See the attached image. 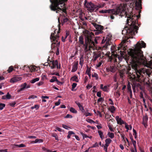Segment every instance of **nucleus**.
I'll return each mask as SVG.
<instances>
[{
	"label": "nucleus",
	"instance_id": "7ed1b4c3",
	"mask_svg": "<svg viewBox=\"0 0 152 152\" xmlns=\"http://www.w3.org/2000/svg\"><path fill=\"white\" fill-rule=\"evenodd\" d=\"M51 3L50 6V10L55 12L56 13H60V17L62 16L63 20L62 24L63 25L69 20L66 17L67 16L66 9L64 7H62L64 5L65 2L67 0H50Z\"/></svg>",
	"mask_w": 152,
	"mask_h": 152
},
{
	"label": "nucleus",
	"instance_id": "f3484780",
	"mask_svg": "<svg viewBox=\"0 0 152 152\" xmlns=\"http://www.w3.org/2000/svg\"><path fill=\"white\" fill-rule=\"evenodd\" d=\"M148 118L147 116H145L143 118V121L142 124H143L145 127H146L147 126V122L148 121Z\"/></svg>",
	"mask_w": 152,
	"mask_h": 152
},
{
	"label": "nucleus",
	"instance_id": "9b49d317",
	"mask_svg": "<svg viewBox=\"0 0 152 152\" xmlns=\"http://www.w3.org/2000/svg\"><path fill=\"white\" fill-rule=\"evenodd\" d=\"M22 79V78L19 76H16L12 78L10 80V82L11 83H15L17 81H20Z\"/></svg>",
	"mask_w": 152,
	"mask_h": 152
},
{
	"label": "nucleus",
	"instance_id": "423d86ee",
	"mask_svg": "<svg viewBox=\"0 0 152 152\" xmlns=\"http://www.w3.org/2000/svg\"><path fill=\"white\" fill-rule=\"evenodd\" d=\"M119 44V46L118 47H115V46L112 45L111 47V50L112 53L114 55H115V57H117V54L118 52H117V49H118V50L120 49L121 48H122L123 46H125L126 45L125 43L128 42V39H124Z\"/></svg>",
	"mask_w": 152,
	"mask_h": 152
},
{
	"label": "nucleus",
	"instance_id": "e433bc0d",
	"mask_svg": "<svg viewBox=\"0 0 152 152\" xmlns=\"http://www.w3.org/2000/svg\"><path fill=\"white\" fill-rule=\"evenodd\" d=\"M92 77H95L96 80H98L99 78L98 75L96 73H94V74H92Z\"/></svg>",
	"mask_w": 152,
	"mask_h": 152
},
{
	"label": "nucleus",
	"instance_id": "4be33fe9",
	"mask_svg": "<svg viewBox=\"0 0 152 152\" xmlns=\"http://www.w3.org/2000/svg\"><path fill=\"white\" fill-rule=\"evenodd\" d=\"M98 133L100 137L102 140L104 138V135L103 134V132L100 130L98 131Z\"/></svg>",
	"mask_w": 152,
	"mask_h": 152
},
{
	"label": "nucleus",
	"instance_id": "4468645a",
	"mask_svg": "<svg viewBox=\"0 0 152 152\" xmlns=\"http://www.w3.org/2000/svg\"><path fill=\"white\" fill-rule=\"evenodd\" d=\"M78 65V62L77 61L74 63V65L72 67V69L71 70L72 72H74L76 71L77 69V66Z\"/></svg>",
	"mask_w": 152,
	"mask_h": 152
},
{
	"label": "nucleus",
	"instance_id": "5701e85b",
	"mask_svg": "<svg viewBox=\"0 0 152 152\" xmlns=\"http://www.w3.org/2000/svg\"><path fill=\"white\" fill-rule=\"evenodd\" d=\"M50 82H53L55 81H58V79L57 78V77L56 76H53L52 78H51L50 80Z\"/></svg>",
	"mask_w": 152,
	"mask_h": 152
},
{
	"label": "nucleus",
	"instance_id": "6ab92c4d",
	"mask_svg": "<svg viewBox=\"0 0 152 152\" xmlns=\"http://www.w3.org/2000/svg\"><path fill=\"white\" fill-rule=\"evenodd\" d=\"M108 70L112 72H114L116 70V67L113 66H111L108 68Z\"/></svg>",
	"mask_w": 152,
	"mask_h": 152
},
{
	"label": "nucleus",
	"instance_id": "de8ad7c7",
	"mask_svg": "<svg viewBox=\"0 0 152 152\" xmlns=\"http://www.w3.org/2000/svg\"><path fill=\"white\" fill-rule=\"evenodd\" d=\"M134 85L136 87H137L138 88H139L140 87V86H141L140 84L139 83H134Z\"/></svg>",
	"mask_w": 152,
	"mask_h": 152
},
{
	"label": "nucleus",
	"instance_id": "c756f323",
	"mask_svg": "<svg viewBox=\"0 0 152 152\" xmlns=\"http://www.w3.org/2000/svg\"><path fill=\"white\" fill-rule=\"evenodd\" d=\"M123 1H125V2H129V3L131 4L132 3H134L135 0H121Z\"/></svg>",
	"mask_w": 152,
	"mask_h": 152
},
{
	"label": "nucleus",
	"instance_id": "f257e3e1",
	"mask_svg": "<svg viewBox=\"0 0 152 152\" xmlns=\"http://www.w3.org/2000/svg\"><path fill=\"white\" fill-rule=\"evenodd\" d=\"M141 3V0H137L135 2V9L139 10L138 11L139 15H135V14L133 15V12H132V9L131 8L126 10L124 4H121L119 6H121L122 8L120 10V12L117 15H119L121 17L124 16L125 18H128L126 21L128 27H125L122 31L123 34L129 36L126 38H133V37L130 36L135 35V33H137V32L139 28L137 26L138 25L137 20L140 16L141 10H140L142 8Z\"/></svg>",
	"mask_w": 152,
	"mask_h": 152
},
{
	"label": "nucleus",
	"instance_id": "2f4dec72",
	"mask_svg": "<svg viewBox=\"0 0 152 152\" xmlns=\"http://www.w3.org/2000/svg\"><path fill=\"white\" fill-rule=\"evenodd\" d=\"M83 58L82 57H81L80 58V64L82 66L83 65Z\"/></svg>",
	"mask_w": 152,
	"mask_h": 152
},
{
	"label": "nucleus",
	"instance_id": "bb28decb",
	"mask_svg": "<svg viewBox=\"0 0 152 152\" xmlns=\"http://www.w3.org/2000/svg\"><path fill=\"white\" fill-rule=\"evenodd\" d=\"M65 35L64 38H66L68 37L69 38H70V36H69V31H66L65 32Z\"/></svg>",
	"mask_w": 152,
	"mask_h": 152
},
{
	"label": "nucleus",
	"instance_id": "dca6fc26",
	"mask_svg": "<svg viewBox=\"0 0 152 152\" xmlns=\"http://www.w3.org/2000/svg\"><path fill=\"white\" fill-rule=\"evenodd\" d=\"M52 62V66H50V68L52 69H53L55 68L56 66L58 65V61L57 60L55 61L53 60Z\"/></svg>",
	"mask_w": 152,
	"mask_h": 152
},
{
	"label": "nucleus",
	"instance_id": "4d7b16f0",
	"mask_svg": "<svg viewBox=\"0 0 152 152\" xmlns=\"http://www.w3.org/2000/svg\"><path fill=\"white\" fill-rule=\"evenodd\" d=\"M84 115L86 116L87 117L88 116H91L92 114L90 113L85 112L84 113Z\"/></svg>",
	"mask_w": 152,
	"mask_h": 152
},
{
	"label": "nucleus",
	"instance_id": "69168bd1",
	"mask_svg": "<svg viewBox=\"0 0 152 152\" xmlns=\"http://www.w3.org/2000/svg\"><path fill=\"white\" fill-rule=\"evenodd\" d=\"M110 14V18H111V19H112V20H113V19H114L115 18V17L114 16H113V15H114V14Z\"/></svg>",
	"mask_w": 152,
	"mask_h": 152
},
{
	"label": "nucleus",
	"instance_id": "1a4fd4ad",
	"mask_svg": "<svg viewBox=\"0 0 152 152\" xmlns=\"http://www.w3.org/2000/svg\"><path fill=\"white\" fill-rule=\"evenodd\" d=\"M83 32L86 37L85 38H92L94 36V33L90 31L86 30Z\"/></svg>",
	"mask_w": 152,
	"mask_h": 152
},
{
	"label": "nucleus",
	"instance_id": "72a5a7b5",
	"mask_svg": "<svg viewBox=\"0 0 152 152\" xmlns=\"http://www.w3.org/2000/svg\"><path fill=\"white\" fill-rule=\"evenodd\" d=\"M43 140L40 139H36L34 141H33V142L36 143L37 142H42Z\"/></svg>",
	"mask_w": 152,
	"mask_h": 152
},
{
	"label": "nucleus",
	"instance_id": "864d4df0",
	"mask_svg": "<svg viewBox=\"0 0 152 152\" xmlns=\"http://www.w3.org/2000/svg\"><path fill=\"white\" fill-rule=\"evenodd\" d=\"M72 115H69V114H67L64 117V118H72Z\"/></svg>",
	"mask_w": 152,
	"mask_h": 152
},
{
	"label": "nucleus",
	"instance_id": "a19ab883",
	"mask_svg": "<svg viewBox=\"0 0 152 152\" xmlns=\"http://www.w3.org/2000/svg\"><path fill=\"white\" fill-rule=\"evenodd\" d=\"M133 135L134 136V138H136L137 137V132L134 129H133Z\"/></svg>",
	"mask_w": 152,
	"mask_h": 152
},
{
	"label": "nucleus",
	"instance_id": "37998d69",
	"mask_svg": "<svg viewBox=\"0 0 152 152\" xmlns=\"http://www.w3.org/2000/svg\"><path fill=\"white\" fill-rule=\"evenodd\" d=\"M77 84L75 83H73L72 85V90L73 91L74 89L76 87Z\"/></svg>",
	"mask_w": 152,
	"mask_h": 152
},
{
	"label": "nucleus",
	"instance_id": "20e7f679",
	"mask_svg": "<svg viewBox=\"0 0 152 152\" xmlns=\"http://www.w3.org/2000/svg\"><path fill=\"white\" fill-rule=\"evenodd\" d=\"M94 42L91 40V39H85V43L83 46L84 47L85 52L88 51L91 49H95V47H94Z\"/></svg>",
	"mask_w": 152,
	"mask_h": 152
},
{
	"label": "nucleus",
	"instance_id": "9d476101",
	"mask_svg": "<svg viewBox=\"0 0 152 152\" xmlns=\"http://www.w3.org/2000/svg\"><path fill=\"white\" fill-rule=\"evenodd\" d=\"M103 39L102 41V43L103 44L105 42V45L104 47L107 48V46L110 45L111 44V42L110 41V39Z\"/></svg>",
	"mask_w": 152,
	"mask_h": 152
},
{
	"label": "nucleus",
	"instance_id": "f8f14e48",
	"mask_svg": "<svg viewBox=\"0 0 152 152\" xmlns=\"http://www.w3.org/2000/svg\"><path fill=\"white\" fill-rule=\"evenodd\" d=\"M115 119L118 124L122 125V124H126V123L122 120L121 118H119L118 116H117L115 117Z\"/></svg>",
	"mask_w": 152,
	"mask_h": 152
},
{
	"label": "nucleus",
	"instance_id": "e2e57ef3",
	"mask_svg": "<svg viewBox=\"0 0 152 152\" xmlns=\"http://www.w3.org/2000/svg\"><path fill=\"white\" fill-rule=\"evenodd\" d=\"M97 96L99 97H101V92L98 91L97 92Z\"/></svg>",
	"mask_w": 152,
	"mask_h": 152
},
{
	"label": "nucleus",
	"instance_id": "393cba45",
	"mask_svg": "<svg viewBox=\"0 0 152 152\" xmlns=\"http://www.w3.org/2000/svg\"><path fill=\"white\" fill-rule=\"evenodd\" d=\"M29 69H30L31 72H32L33 71H34L35 69L36 66H28Z\"/></svg>",
	"mask_w": 152,
	"mask_h": 152
},
{
	"label": "nucleus",
	"instance_id": "a211bd4d",
	"mask_svg": "<svg viewBox=\"0 0 152 152\" xmlns=\"http://www.w3.org/2000/svg\"><path fill=\"white\" fill-rule=\"evenodd\" d=\"M80 25L81 26L82 28L85 29L87 27V23L85 21H80Z\"/></svg>",
	"mask_w": 152,
	"mask_h": 152
},
{
	"label": "nucleus",
	"instance_id": "49530a36",
	"mask_svg": "<svg viewBox=\"0 0 152 152\" xmlns=\"http://www.w3.org/2000/svg\"><path fill=\"white\" fill-rule=\"evenodd\" d=\"M144 83L149 87H151V83H150L149 81L148 80V82H145V80L144 81Z\"/></svg>",
	"mask_w": 152,
	"mask_h": 152
},
{
	"label": "nucleus",
	"instance_id": "338daca9",
	"mask_svg": "<svg viewBox=\"0 0 152 152\" xmlns=\"http://www.w3.org/2000/svg\"><path fill=\"white\" fill-rule=\"evenodd\" d=\"M60 100L59 99L58 102H56L55 103V105L56 106H58V105H59L60 104V102L59 101Z\"/></svg>",
	"mask_w": 152,
	"mask_h": 152
},
{
	"label": "nucleus",
	"instance_id": "ddd939ff",
	"mask_svg": "<svg viewBox=\"0 0 152 152\" xmlns=\"http://www.w3.org/2000/svg\"><path fill=\"white\" fill-rule=\"evenodd\" d=\"M98 31V33H101L103 32L102 30L104 29V27L101 25L98 24L95 28Z\"/></svg>",
	"mask_w": 152,
	"mask_h": 152
},
{
	"label": "nucleus",
	"instance_id": "c03bdc74",
	"mask_svg": "<svg viewBox=\"0 0 152 152\" xmlns=\"http://www.w3.org/2000/svg\"><path fill=\"white\" fill-rule=\"evenodd\" d=\"M6 97L7 99H10L11 97V96L10 95L9 93L8 92L6 95Z\"/></svg>",
	"mask_w": 152,
	"mask_h": 152
},
{
	"label": "nucleus",
	"instance_id": "052dcab7",
	"mask_svg": "<svg viewBox=\"0 0 152 152\" xmlns=\"http://www.w3.org/2000/svg\"><path fill=\"white\" fill-rule=\"evenodd\" d=\"M116 93L117 94V96L118 98L120 96L121 94L118 90L116 92Z\"/></svg>",
	"mask_w": 152,
	"mask_h": 152
},
{
	"label": "nucleus",
	"instance_id": "79ce46f5",
	"mask_svg": "<svg viewBox=\"0 0 152 152\" xmlns=\"http://www.w3.org/2000/svg\"><path fill=\"white\" fill-rule=\"evenodd\" d=\"M91 73V69L88 67L87 66V70L86 71V73L87 74L88 73Z\"/></svg>",
	"mask_w": 152,
	"mask_h": 152
},
{
	"label": "nucleus",
	"instance_id": "a878e982",
	"mask_svg": "<svg viewBox=\"0 0 152 152\" xmlns=\"http://www.w3.org/2000/svg\"><path fill=\"white\" fill-rule=\"evenodd\" d=\"M69 110L71 112L73 113H77V111L75 108L72 107L70 108Z\"/></svg>",
	"mask_w": 152,
	"mask_h": 152
},
{
	"label": "nucleus",
	"instance_id": "cd10ccee",
	"mask_svg": "<svg viewBox=\"0 0 152 152\" xmlns=\"http://www.w3.org/2000/svg\"><path fill=\"white\" fill-rule=\"evenodd\" d=\"M39 77L36 78L31 80V82L32 83H34L35 82L39 80Z\"/></svg>",
	"mask_w": 152,
	"mask_h": 152
},
{
	"label": "nucleus",
	"instance_id": "3c124183",
	"mask_svg": "<svg viewBox=\"0 0 152 152\" xmlns=\"http://www.w3.org/2000/svg\"><path fill=\"white\" fill-rule=\"evenodd\" d=\"M80 134L83 136V137L84 138H87L88 137V136L86 134H84L83 132H80Z\"/></svg>",
	"mask_w": 152,
	"mask_h": 152
},
{
	"label": "nucleus",
	"instance_id": "412c9836",
	"mask_svg": "<svg viewBox=\"0 0 152 152\" xmlns=\"http://www.w3.org/2000/svg\"><path fill=\"white\" fill-rule=\"evenodd\" d=\"M71 80L73 81H75L77 82H78V80L77 77L75 75L72 77L71 78Z\"/></svg>",
	"mask_w": 152,
	"mask_h": 152
},
{
	"label": "nucleus",
	"instance_id": "39448f33",
	"mask_svg": "<svg viewBox=\"0 0 152 152\" xmlns=\"http://www.w3.org/2000/svg\"><path fill=\"white\" fill-rule=\"evenodd\" d=\"M122 8L121 6H118L115 9L101 10L99 11V12L103 13H108L111 14L117 15L119 12H120V10Z\"/></svg>",
	"mask_w": 152,
	"mask_h": 152
},
{
	"label": "nucleus",
	"instance_id": "ea45409f",
	"mask_svg": "<svg viewBox=\"0 0 152 152\" xmlns=\"http://www.w3.org/2000/svg\"><path fill=\"white\" fill-rule=\"evenodd\" d=\"M111 141L112 140L110 138H107L105 140L106 143H107L109 144L110 143Z\"/></svg>",
	"mask_w": 152,
	"mask_h": 152
},
{
	"label": "nucleus",
	"instance_id": "6e6552de",
	"mask_svg": "<svg viewBox=\"0 0 152 152\" xmlns=\"http://www.w3.org/2000/svg\"><path fill=\"white\" fill-rule=\"evenodd\" d=\"M60 28L59 27L58 30L56 29L53 33H51L50 38H59L60 37Z\"/></svg>",
	"mask_w": 152,
	"mask_h": 152
},
{
	"label": "nucleus",
	"instance_id": "680f3d73",
	"mask_svg": "<svg viewBox=\"0 0 152 152\" xmlns=\"http://www.w3.org/2000/svg\"><path fill=\"white\" fill-rule=\"evenodd\" d=\"M103 100H104L103 99L102 97H100L98 99L97 102L98 103Z\"/></svg>",
	"mask_w": 152,
	"mask_h": 152
},
{
	"label": "nucleus",
	"instance_id": "6e6d98bb",
	"mask_svg": "<svg viewBox=\"0 0 152 152\" xmlns=\"http://www.w3.org/2000/svg\"><path fill=\"white\" fill-rule=\"evenodd\" d=\"M131 67L130 66H129L128 68L127 69V73L129 75H130L131 74V72H129V71L131 70Z\"/></svg>",
	"mask_w": 152,
	"mask_h": 152
},
{
	"label": "nucleus",
	"instance_id": "c85d7f7f",
	"mask_svg": "<svg viewBox=\"0 0 152 152\" xmlns=\"http://www.w3.org/2000/svg\"><path fill=\"white\" fill-rule=\"evenodd\" d=\"M100 56V55L99 54H97H97L94 55V58L93 59V61H96V59L98 58Z\"/></svg>",
	"mask_w": 152,
	"mask_h": 152
},
{
	"label": "nucleus",
	"instance_id": "7c9ffc66",
	"mask_svg": "<svg viewBox=\"0 0 152 152\" xmlns=\"http://www.w3.org/2000/svg\"><path fill=\"white\" fill-rule=\"evenodd\" d=\"M107 134L109 137L112 139L114 137V134L113 133L109 132Z\"/></svg>",
	"mask_w": 152,
	"mask_h": 152
},
{
	"label": "nucleus",
	"instance_id": "8fccbe9b",
	"mask_svg": "<svg viewBox=\"0 0 152 152\" xmlns=\"http://www.w3.org/2000/svg\"><path fill=\"white\" fill-rule=\"evenodd\" d=\"M79 42L81 44L83 45L84 44V39H79Z\"/></svg>",
	"mask_w": 152,
	"mask_h": 152
},
{
	"label": "nucleus",
	"instance_id": "f704fd0d",
	"mask_svg": "<svg viewBox=\"0 0 152 152\" xmlns=\"http://www.w3.org/2000/svg\"><path fill=\"white\" fill-rule=\"evenodd\" d=\"M5 106V104L4 103H0V110H2Z\"/></svg>",
	"mask_w": 152,
	"mask_h": 152
},
{
	"label": "nucleus",
	"instance_id": "bf43d9fd",
	"mask_svg": "<svg viewBox=\"0 0 152 152\" xmlns=\"http://www.w3.org/2000/svg\"><path fill=\"white\" fill-rule=\"evenodd\" d=\"M79 108L80 110H81L82 112H84V110L82 105L80 107H79Z\"/></svg>",
	"mask_w": 152,
	"mask_h": 152
},
{
	"label": "nucleus",
	"instance_id": "b1692460",
	"mask_svg": "<svg viewBox=\"0 0 152 152\" xmlns=\"http://www.w3.org/2000/svg\"><path fill=\"white\" fill-rule=\"evenodd\" d=\"M68 135L67 136V137L68 139H69L70 138V136L72 134H75V133L71 131H69L68 132Z\"/></svg>",
	"mask_w": 152,
	"mask_h": 152
},
{
	"label": "nucleus",
	"instance_id": "a18cd8bd",
	"mask_svg": "<svg viewBox=\"0 0 152 152\" xmlns=\"http://www.w3.org/2000/svg\"><path fill=\"white\" fill-rule=\"evenodd\" d=\"M52 136L55 137V139L56 140H58V137L57 135L56 134H52Z\"/></svg>",
	"mask_w": 152,
	"mask_h": 152
},
{
	"label": "nucleus",
	"instance_id": "0eeeda50",
	"mask_svg": "<svg viewBox=\"0 0 152 152\" xmlns=\"http://www.w3.org/2000/svg\"><path fill=\"white\" fill-rule=\"evenodd\" d=\"M86 7L88 9V10L91 12L94 11L95 9L96 8V5H95L92 2H85L84 4Z\"/></svg>",
	"mask_w": 152,
	"mask_h": 152
},
{
	"label": "nucleus",
	"instance_id": "09e8293b",
	"mask_svg": "<svg viewBox=\"0 0 152 152\" xmlns=\"http://www.w3.org/2000/svg\"><path fill=\"white\" fill-rule=\"evenodd\" d=\"M108 126L111 132H114V130L112 128V126L110 124H109L108 125Z\"/></svg>",
	"mask_w": 152,
	"mask_h": 152
},
{
	"label": "nucleus",
	"instance_id": "f03ea898",
	"mask_svg": "<svg viewBox=\"0 0 152 152\" xmlns=\"http://www.w3.org/2000/svg\"><path fill=\"white\" fill-rule=\"evenodd\" d=\"M145 46L146 44L143 41L138 42L135 45L134 49H131L128 51L129 56L125 58L126 62L130 63V66L134 69L139 79L140 75L142 74V71L140 69V66L143 65L148 67L146 59L144 56L143 52L141 50L142 48H145Z\"/></svg>",
	"mask_w": 152,
	"mask_h": 152
},
{
	"label": "nucleus",
	"instance_id": "2eb2a0df",
	"mask_svg": "<svg viewBox=\"0 0 152 152\" xmlns=\"http://www.w3.org/2000/svg\"><path fill=\"white\" fill-rule=\"evenodd\" d=\"M21 90H23L25 88H28L30 87V86L29 85H27V84L26 83H24V84H22L20 86Z\"/></svg>",
	"mask_w": 152,
	"mask_h": 152
},
{
	"label": "nucleus",
	"instance_id": "5fc2aeb1",
	"mask_svg": "<svg viewBox=\"0 0 152 152\" xmlns=\"http://www.w3.org/2000/svg\"><path fill=\"white\" fill-rule=\"evenodd\" d=\"M99 146V144L97 142H96L93 145V146L91 148H95L98 147Z\"/></svg>",
	"mask_w": 152,
	"mask_h": 152
},
{
	"label": "nucleus",
	"instance_id": "473e14b6",
	"mask_svg": "<svg viewBox=\"0 0 152 152\" xmlns=\"http://www.w3.org/2000/svg\"><path fill=\"white\" fill-rule=\"evenodd\" d=\"M39 108V106L38 105L36 104L34 106L31 107V109H33L34 108L36 109V110H37Z\"/></svg>",
	"mask_w": 152,
	"mask_h": 152
},
{
	"label": "nucleus",
	"instance_id": "58836bf2",
	"mask_svg": "<svg viewBox=\"0 0 152 152\" xmlns=\"http://www.w3.org/2000/svg\"><path fill=\"white\" fill-rule=\"evenodd\" d=\"M15 146L17 147H25L26 145H24L23 144H21L20 145H15Z\"/></svg>",
	"mask_w": 152,
	"mask_h": 152
},
{
	"label": "nucleus",
	"instance_id": "13d9d810",
	"mask_svg": "<svg viewBox=\"0 0 152 152\" xmlns=\"http://www.w3.org/2000/svg\"><path fill=\"white\" fill-rule=\"evenodd\" d=\"M48 58H48V61L49 62L48 63V64H49V66L50 67V66H50V65L51 64H52V62L53 61H50V60H49V58H50L49 56Z\"/></svg>",
	"mask_w": 152,
	"mask_h": 152
},
{
	"label": "nucleus",
	"instance_id": "c9c22d12",
	"mask_svg": "<svg viewBox=\"0 0 152 152\" xmlns=\"http://www.w3.org/2000/svg\"><path fill=\"white\" fill-rule=\"evenodd\" d=\"M13 69V67L12 66H11L9 67L8 69L7 70V71L9 73H10L11 72Z\"/></svg>",
	"mask_w": 152,
	"mask_h": 152
},
{
	"label": "nucleus",
	"instance_id": "774afa93",
	"mask_svg": "<svg viewBox=\"0 0 152 152\" xmlns=\"http://www.w3.org/2000/svg\"><path fill=\"white\" fill-rule=\"evenodd\" d=\"M16 104V103L15 102H13L10 104V105L12 107H14L15 105Z\"/></svg>",
	"mask_w": 152,
	"mask_h": 152
},
{
	"label": "nucleus",
	"instance_id": "4c0bfd02",
	"mask_svg": "<svg viewBox=\"0 0 152 152\" xmlns=\"http://www.w3.org/2000/svg\"><path fill=\"white\" fill-rule=\"evenodd\" d=\"M115 110V108L113 106H112L110 107V111L111 112L113 113L114 112Z\"/></svg>",
	"mask_w": 152,
	"mask_h": 152
},
{
	"label": "nucleus",
	"instance_id": "aec40b11",
	"mask_svg": "<svg viewBox=\"0 0 152 152\" xmlns=\"http://www.w3.org/2000/svg\"><path fill=\"white\" fill-rule=\"evenodd\" d=\"M130 137V139L131 140V141L133 145L134 148H135V146H136V141L135 140H134L132 135H131V136Z\"/></svg>",
	"mask_w": 152,
	"mask_h": 152
},
{
	"label": "nucleus",
	"instance_id": "603ef678",
	"mask_svg": "<svg viewBox=\"0 0 152 152\" xmlns=\"http://www.w3.org/2000/svg\"><path fill=\"white\" fill-rule=\"evenodd\" d=\"M37 97V96H36L34 95H31L29 96L28 99H34L35 98H36Z\"/></svg>",
	"mask_w": 152,
	"mask_h": 152
},
{
	"label": "nucleus",
	"instance_id": "0e129e2a",
	"mask_svg": "<svg viewBox=\"0 0 152 152\" xmlns=\"http://www.w3.org/2000/svg\"><path fill=\"white\" fill-rule=\"evenodd\" d=\"M87 121L88 122L90 123H94V121L93 120L91 119H88V120H87Z\"/></svg>",
	"mask_w": 152,
	"mask_h": 152
}]
</instances>
